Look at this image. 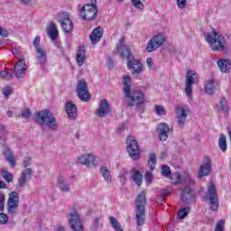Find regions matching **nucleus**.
Masks as SVG:
<instances>
[{
  "mask_svg": "<svg viewBox=\"0 0 231 231\" xmlns=\"http://www.w3.org/2000/svg\"><path fill=\"white\" fill-rule=\"evenodd\" d=\"M131 77L125 76L123 79V92L125 97L127 98L126 106L129 107L136 106V111L143 113V102L145 97L143 93L135 91L131 93Z\"/></svg>",
  "mask_w": 231,
  "mask_h": 231,
  "instance_id": "nucleus-1",
  "label": "nucleus"
},
{
  "mask_svg": "<svg viewBox=\"0 0 231 231\" xmlns=\"http://www.w3.org/2000/svg\"><path fill=\"white\" fill-rule=\"evenodd\" d=\"M145 205H147L146 193L141 191L135 199V219L138 226L145 224Z\"/></svg>",
  "mask_w": 231,
  "mask_h": 231,
  "instance_id": "nucleus-2",
  "label": "nucleus"
},
{
  "mask_svg": "<svg viewBox=\"0 0 231 231\" xmlns=\"http://www.w3.org/2000/svg\"><path fill=\"white\" fill-rule=\"evenodd\" d=\"M203 35L206 39V42L209 45V48H211L213 51H225V45L226 44V40H225V36L218 34L217 32L214 30L212 33L204 32Z\"/></svg>",
  "mask_w": 231,
  "mask_h": 231,
  "instance_id": "nucleus-3",
  "label": "nucleus"
},
{
  "mask_svg": "<svg viewBox=\"0 0 231 231\" xmlns=\"http://www.w3.org/2000/svg\"><path fill=\"white\" fill-rule=\"evenodd\" d=\"M36 123L40 125H47L51 131H57V118L49 110H41L36 114Z\"/></svg>",
  "mask_w": 231,
  "mask_h": 231,
  "instance_id": "nucleus-4",
  "label": "nucleus"
},
{
  "mask_svg": "<svg viewBox=\"0 0 231 231\" xmlns=\"http://www.w3.org/2000/svg\"><path fill=\"white\" fill-rule=\"evenodd\" d=\"M19 193L16 191L11 192L5 205L9 217H15V216H17V212H19Z\"/></svg>",
  "mask_w": 231,
  "mask_h": 231,
  "instance_id": "nucleus-5",
  "label": "nucleus"
},
{
  "mask_svg": "<svg viewBox=\"0 0 231 231\" xmlns=\"http://www.w3.org/2000/svg\"><path fill=\"white\" fill-rule=\"evenodd\" d=\"M79 12L84 21H93V19H97V15L98 14V9L97 8V0H91L90 4L83 5L79 9Z\"/></svg>",
  "mask_w": 231,
  "mask_h": 231,
  "instance_id": "nucleus-6",
  "label": "nucleus"
},
{
  "mask_svg": "<svg viewBox=\"0 0 231 231\" xmlns=\"http://www.w3.org/2000/svg\"><path fill=\"white\" fill-rule=\"evenodd\" d=\"M126 151L132 160H139L140 146L138 145V141L133 135H129L126 139Z\"/></svg>",
  "mask_w": 231,
  "mask_h": 231,
  "instance_id": "nucleus-7",
  "label": "nucleus"
},
{
  "mask_svg": "<svg viewBox=\"0 0 231 231\" xmlns=\"http://www.w3.org/2000/svg\"><path fill=\"white\" fill-rule=\"evenodd\" d=\"M67 217L72 231H84V226L77 209H71Z\"/></svg>",
  "mask_w": 231,
  "mask_h": 231,
  "instance_id": "nucleus-8",
  "label": "nucleus"
},
{
  "mask_svg": "<svg viewBox=\"0 0 231 231\" xmlns=\"http://www.w3.org/2000/svg\"><path fill=\"white\" fill-rule=\"evenodd\" d=\"M206 199L209 201V208L212 212H217V208H219V200H217V189H216V186L210 185L208 187Z\"/></svg>",
  "mask_w": 231,
  "mask_h": 231,
  "instance_id": "nucleus-9",
  "label": "nucleus"
},
{
  "mask_svg": "<svg viewBox=\"0 0 231 231\" xmlns=\"http://www.w3.org/2000/svg\"><path fill=\"white\" fill-rule=\"evenodd\" d=\"M57 21L60 23L65 33H71V32H73V22L69 18V14H68V12L59 13Z\"/></svg>",
  "mask_w": 231,
  "mask_h": 231,
  "instance_id": "nucleus-10",
  "label": "nucleus"
},
{
  "mask_svg": "<svg viewBox=\"0 0 231 231\" xmlns=\"http://www.w3.org/2000/svg\"><path fill=\"white\" fill-rule=\"evenodd\" d=\"M198 84V73H196V70H189L186 75L185 79V88L184 91L189 97V98H192V85Z\"/></svg>",
  "mask_w": 231,
  "mask_h": 231,
  "instance_id": "nucleus-11",
  "label": "nucleus"
},
{
  "mask_svg": "<svg viewBox=\"0 0 231 231\" xmlns=\"http://www.w3.org/2000/svg\"><path fill=\"white\" fill-rule=\"evenodd\" d=\"M76 91L79 98L82 102H89L91 97L89 96V88H88V83L84 79L78 81Z\"/></svg>",
  "mask_w": 231,
  "mask_h": 231,
  "instance_id": "nucleus-12",
  "label": "nucleus"
},
{
  "mask_svg": "<svg viewBox=\"0 0 231 231\" xmlns=\"http://www.w3.org/2000/svg\"><path fill=\"white\" fill-rule=\"evenodd\" d=\"M127 68L134 77H140L143 73V64L134 58H128Z\"/></svg>",
  "mask_w": 231,
  "mask_h": 231,
  "instance_id": "nucleus-13",
  "label": "nucleus"
},
{
  "mask_svg": "<svg viewBox=\"0 0 231 231\" xmlns=\"http://www.w3.org/2000/svg\"><path fill=\"white\" fill-rule=\"evenodd\" d=\"M116 50L122 59H127V62H129V59H134L131 52V48L125 46V38H121L120 42L117 43Z\"/></svg>",
  "mask_w": 231,
  "mask_h": 231,
  "instance_id": "nucleus-14",
  "label": "nucleus"
},
{
  "mask_svg": "<svg viewBox=\"0 0 231 231\" xmlns=\"http://www.w3.org/2000/svg\"><path fill=\"white\" fill-rule=\"evenodd\" d=\"M163 42H165V37H163V35H155L148 42L146 51H148L149 53H152V51H156L160 46H163Z\"/></svg>",
  "mask_w": 231,
  "mask_h": 231,
  "instance_id": "nucleus-15",
  "label": "nucleus"
},
{
  "mask_svg": "<svg viewBox=\"0 0 231 231\" xmlns=\"http://www.w3.org/2000/svg\"><path fill=\"white\" fill-rule=\"evenodd\" d=\"M27 69L28 66L26 65V61H24V60H19L14 65L13 73L18 80H21L26 77Z\"/></svg>",
  "mask_w": 231,
  "mask_h": 231,
  "instance_id": "nucleus-16",
  "label": "nucleus"
},
{
  "mask_svg": "<svg viewBox=\"0 0 231 231\" xmlns=\"http://www.w3.org/2000/svg\"><path fill=\"white\" fill-rule=\"evenodd\" d=\"M210 172H212V160L208 157H205L202 160V164L198 172L199 178H205L207 176H210Z\"/></svg>",
  "mask_w": 231,
  "mask_h": 231,
  "instance_id": "nucleus-17",
  "label": "nucleus"
},
{
  "mask_svg": "<svg viewBox=\"0 0 231 231\" xmlns=\"http://www.w3.org/2000/svg\"><path fill=\"white\" fill-rule=\"evenodd\" d=\"M79 163L81 165H85L86 167H97L98 165V161H97V158L95 155L91 153H85L83 155H80L78 158Z\"/></svg>",
  "mask_w": 231,
  "mask_h": 231,
  "instance_id": "nucleus-18",
  "label": "nucleus"
},
{
  "mask_svg": "<svg viewBox=\"0 0 231 231\" xmlns=\"http://www.w3.org/2000/svg\"><path fill=\"white\" fill-rule=\"evenodd\" d=\"M177 115V125L179 129H183L185 126V122H187V110L182 106H176Z\"/></svg>",
  "mask_w": 231,
  "mask_h": 231,
  "instance_id": "nucleus-19",
  "label": "nucleus"
},
{
  "mask_svg": "<svg viewBox=\"0 0 231 231\" xmlns=\"http://www.w3.org/2000/svg\"><path fill=\"white\" fill-rule=\"evenodd\" d=\"M180 198L184 203H190V201L196 199V195L192 193V189H190V187H182L180 188Z\"/></svg>",
  "mask_w": 231,
  "mask_h": 231,
  "instance_id": "nucleus-20",
  "label": "nucleus"
},
{
  "mask_svg": "<svg viewBox=\"0 0 231 231\" xmlns=\"http://www.w3.org/2000/svg\"><path fill=\"white\" fill-rule=\"evenodd\" d=\"M111 111V106H109V102L106 99H101L99 107L96 111L97 116L100 118L106 116V115L109 114Z\"/></svg>",
  "mask_w": 231,
  "mask_h": 231,
  "instance_id": "nucleus-21",
  "label": "nucleus"
},
{
  "mask_svg": "<svg viewBox=\"0 0 231 231\" xmlns=\"http://www.w3.org/2000/svg\"><path fill=\"white\" fill-rule=\"evenodd\" d=\"M32 168L25 169L22 173L18 180V186L23 189L26 187V184L30 180H32Z\"/></svg>",
  "mask_w": 231,
  "mask_h": 231,
  "instance_id": "nucleus-22",
  "label": "nucleus"
},
{
  "mask_svg": "<svg viewBox=\"0 0 231 231\" xmlns=\"http://www.w3.org/2000/svg\"><path fill=\"white\" fill-rule=\"evenodd\" d=\"M171 132V127L166 123L159 124L157 133L159 134V138L161 142H166L167 138H169V133Z\"/></svg>",
  "mask_w": 231,
  "mask_h": 231,
  "instance_id": "nucleus-23",
  "label": "nucleus"
},
{
  "mask_svg": "<svg viewBox=\"0 0 231 231\" xmlns=\"http://www.w3.org/2000/svg\"><path fill=\"white\" fill-rule=\"evenodd\" d=\"M66 113L70 120H75L79 116V111L77 110V105L73 101H69L66 104Z\"/></svg>",
  "mask_w": 231,
  "mask_h": 231,
  "instance_id": "nucleus-24",
  "label": "nucleus"
},
{
  "mask_svg": "<svg viewBox=\"0 0 231 231\" xmlns=\"http://www.w3.org/2000/svg\"><path fill=\"white\" fill-rule=\"evenodd\" d=\"M102 35H104V31L102 30V28L97 27L96 29H94L91 34L89 35L91 43L97 44V42H100Z\"/></svg>",
  "mask_w": 231,
  "mask_h": 231,
  "instance_id": "nucleus-25",
  "label": "nucleus"
},
{
  "mask_svg": "<svg viewBox=\"0 0 231 231\" xmlns=\"http://www.w3.org/2000/svg\"><path fill=\"white\" fill-rule=\"evenodd\" d=\"M58 188L60 189V192H69V180L66 179L64 176H60L57 180Z\"/></svg>",
  "mask_w": 231,
  "mask_h": 231,
  "instance_id": "nucleus-26",
  "label": "nucleus"
},
{
  "mask_svg": "<svg viewBox=\"0 0 231 231\" xmlns=\"http://www.w3.org/2000/svg\"><path fill=\"white\" fill-rule=\"evenodd\" d=\"M77 63L78 66H84V62H86V49L83 45H79L77 51Z\"/></svg>",
  "mask_w": 231,
  "mask_h": 231,
  "instance_id": "nucleus-27",
  "label": "nucleus"
},
{
  "mask_svg": "<svg viewBox=\"0 0 231 231\" xmlns=\"http://www.w3.org/2000/svg\"><path fill=\"white\" fill-rule=\"evenodd\" d=\"M204 89L205 93L208 95H216V91H217V88H216V80H214V79L206 80Z\"/></svg>",
  "mask_w": 231,
  "mask_h": 231,
  "instance_id": "nucleus-28",
  "label": "nucleus"
},
{
  "mask_svg": "<svg viewBox=\"0 0 231 231\" xmlns=\"http://www.w3.org/2000/svg\"><path fill=\"white\" fill-rule=\"evenodd\" d=\"M47 34L51 41H57L59 37V30L57 29V25L55 23H51L47 27Z\"/></svg>",
  "mask_w": 231,
  "mask_h": 231,
  "instance_id": "nucleus-29",
  "label": "nucleus"
},
{
  "mask_svg": "<svg viewBox=\"0 0 231 231\" xmlns=\"http://www.w3.org/2000/svg\"><path fill=\"white\" fill-rule=\"evenodd\" d=\"M217 66L222 73H230V60H218Z\"/></svg>",
  "mask_w": 231,
  "mask_h": 231,
  "instance_id": "nucleus-30",
  "label": "nucleus"
},
{
  "mask_svg": "<svg viewBox=\"0 0 231 231\" xmlns=\"http://www.w3.org/2000/svg\"><path fill=\"white\" fill-rule=\"evenodd\" d=\"M176 183H186L188 186L184 187H192L196 183V180L190 175H186L183 180H181V175H179L176 178Z\"/></svg>",
  "mask_w": 231,
  "mask_h": 231,
  "instance_id": "nucleus-31",
  "label": "nucleus"
},
{
  "mask_svg": "<svg viewBox=\"0 0 231 231\" xmlns=\"http://www.w3.org/2000/svg\"><path fill=\"white\" fill-rule=\"evenodd\" d=\"M3 154L6 162H8L9 165H11V167H15V156L14 155V152L10 151V148H6V150L4 151Z\"/></svg>",
  "mask_w": 231,
  "mask_h": 231,
  "instance_id": "nucleus-32",
  "label": "nucleus"
},
{
  "mask_svg": "<svg viewBox=\"0 0 231 231\" xmlns=\"http://www.w3.org/2000/svg\"><path fill=\"white\" fill-rule=\"evenodd\" d=\"M132 172H133V181L135 182V185H137V187H141L142 181H143V175L142 174V172H140L138 170L134 168L132 170Z\"/></svg>",
  "mask_w": 231,
  "mask_h": 231,
  "instance_id": "nucleus-33",
  "label": "nucleus"
},
{
  "mask_svg": "<svg viewBox=\"0 0 231 231\" xmlns=\"http://www.w3.org/2000/svg\"><path fill=\"white\" fill-rule=\"evenodd\" d=\"M36 53H37V60H38L39 64H41V66H46V61L48 60V56H47L46 52L44 51V50L38 49V51H36Z\"/></svg>",
  "mask_w": 231,
  "mask_h": 231,
  "instance_id": "nucleus-34",
  "label": "nucleus"
},
{
  "mask_svg": "<svg viewBox=\"0 0 231 231\" xmlns=\"http://www.w3.org/2000/svg\"><path fill=\"white\" fill-rule=\"evenodd\" d=\"M0 174L4 178V180L6 181V183H12V181H14V175L12 174V172L5 169H1Z\"/></svg>",
  "mask_w": 231,
  "mask_h": 231,
  "instance_id": "nucleus-35",
  "label": "nucleus"
},
{
  "mask_svg": "<svg viewBox=\"0 0 231 231\" xmlns=\"http://www.w3.org/2000/svg\"><path fill=\"white\" fill-rule=\"evenodd\" d=\"M100 172L104 178V180L106 181V183H111V171L109 169H107L106 166H103L100 168Z\"/></svg>",
  "mask_w": 231,
  "mask_h": 231,
  "instance_id": "nucleus-36",
  "label": "nucleus"
},
{
  "mask_svg": "<svg viewBox=\"0 0 231 231\" xmlns=\"http://www.w3.org/2000/svg\"><path fill=\"white\" fill-rule=\"evenodd\" d=\"M109 221H110L111 226L114 228V230L124 231V229L122 228V225L120 224V222H118V220L116 218H115V217H110Z\"/></svg>",
  "mask_w": 231,
  "mask_h": 231,
  "instance_id": "nucleus-37",
  "label": "nucleus"
},
{
  "mask_svg": "<svg viewBox=\"0 0 231 231\" xmlns=\"http://www.w3.org/2000/svg\"><path fill=\"white\" fill-rule=\"evenodd\" d=\"M148 167L150 171H154V169H156V154L150 153L148 160Z\"/></svg>",
  "mask_w": 231,
  "mask_h": 231,
  "instance_id": "nucleus-38",
  "label": "nucleus"
},
{
  "mask_svg": "<svg viewBox=\"0 0 231 231\" xmlns=\"http://www.w3.org/2000/svg\"><path fill=\"white\" fill-rule=\"evenodd\" d=\"M218 146L222 152H226V136H225V134L220 135Z\"/></svg>",
  "mask_w": 231,
  "mask_h": 231,
  "instance_id": "nucleus-39",
  "label": "nucleus"
},
{
  "mask_svg": "<svg viewBox=\"0 0 231 231\" xmlns=\"http://www.w3.org/2000/svg\"><path fill=\"white\" fill-rule=\"evenodd\" d=\"M189 212H190V208H182L178 212L179 219H185V217H187V216H189Z\"/></svg>",
  "mask_w": 231,
  "mask_h": 231,
  "instance_id": "nucleus-40",
  "label": "nucleus"
},
{
  "mask_svg": "<svg viewBox=\"0 0 231 231\" xmlns=\"http://www.w3.org/2000/svg\"><path fill=\"white\" fill-rule=\"evenodd\" d=\"M0 78L5 79V80H12L14 79V74L7 70H3L0 72Z\"/></svg>",
  "mask_w": 231,
  "mask_h": 231,
  "instance_id": "nucleus-41",
  "label": "nucleus"
},
{
  "mask_svg": "<svg viewBox=\"0 0 231 231\" xmlns=\"http://www.w3.org/2000/svg\"><path fill=\"white\" fill-rule=\"evenodd\" d=\"M220 107L221 110L224 111V113H228V102L226 101V98H220Z\"/></svg>",
  "mask_w": 231,
  "mask_h": 231,
  "instance_id": "nucleus-42",
  "label": "nucleus"
},
{
  "mask_svg": "<svg viewBox=\"0 0 231 231\" xmlns=\"http://www.w3.org/2000/svg\"><path fill=\"white\" fill-rule=\"evenodd\" d=\"M215 231H225V221L220 219L215 226Z\"/></svg>",
  "mask_w": 231,
  "mask_h": 231,
  "instance_id": "nucleus-43",
  "label": "nucleus"
},
{
  "mask_svg": "<svg viewBox=\"0 0 231 231\" xmlns=\"http://www.w3.org/2000/svg\"><path fill=\"white\" fill-rule=\"evenodd\" d=\"M162 176H165L166 178L171 176V168L167 165H162Z\"/></svg>",
  "mask_w": 231,
  "mask_h": 231,
  "instance_id": "nucleus-44",
  "label": "nucleus"
},
{
  "mask_svg": "<svg viewBox=\"0 0 231 231\" xmlns=\"http://www.w3.org/2000/svg\"><path fill=\"white\" fill-rule=\"evenodd\" d=\"M0 225H8V214L0 213Z\"/></svg>",
  "mask_w": 231,
  "mask_h": 231,
  "instance_id": "nucleus-45",
  "label": "nucleus"
},
{
  "mask_svg": "<svg viewBox=\"0 0 231 231\" xmlns=\"http://www.w3.org/2000/svg\"><path fill=\"white\" fill-rule=\"evenodd\" d=\"M155 113L156 115H158V116H162V115H165V107H163L162 106H156Z\"/></svg>",
  "mask_w": 231,
  "mask_h": 231,
  "instance_id": "nucleus-46",
  "label": "nucleus"
},
{
  "mask_svg": "<svg viewBox=\"0 0 231 231\" xmlns=\"http://www.w3.org/2000/svg\"><path fill=\"white\" fill-rule=\"evenodd\" d=\"M132 4L138 10H143V3L141 0H132Z\"/></svg>",
  "mask_w": 231,
  "mask_h": 231,
  "instance_id": "nucleus-47",
  "label": "nucleus"
},
{
  "mask_svg": "<svg viewBox=\"0 0 231 231\" xmlns=\"http://www.w3.org/2000/svg\"><path fill=\"white\" fill-rule=\"evenodd\" d=\"M33 46L35 47L36 51L42 50V48H41V37L37 36L34 38Z\"/></svg>",
  "mask_w": 231,
  "mask_h": 231,
  "instance_id": "nucleus-48",
  "label": "nucleus"
},
{
  "mask_svg": "<svg viewBox=\"0 0 231 231\" xmlns=\"http://www.w3.org/2000/svg\"><path fill=\"white\" fill-rule=\"evenodd\" d=\"M0 212H5V193L0 192Z\"/></svg>",
  "mask_w": 231,
  "mask_h": 231,
  "instance_id": "nucleus-49",
  "label": "nucleus"
},
{
  "mask_svg": "<svg viewBox=\"0 0 231 231\" xmlns=\"http://www.w3.org/2000/svg\"><path fill=\"white\" fill-rule=\"evenodd\" d=\"M144 178H145L146 183H152L153 175H152V171H146L145 175H144Z\"/></svg>",
  "mask_w": 231,
  "mask_h": 231,
  "instance_id": "nucleus-50",
  "label": "nucleus"
},
{
  "mask_svg": "<svg viewBox=\"0 0 231 231\" xmlns=\"http://www.w3.org/2000/svg\"><path fill=\"white\" fill-rule=\"evenodd\" d=\"M22 118H30L32 116V111H30V108H27L21 113Z\"/></svg>",
  "mask_w": 231,
  "mask_h": 231,
  "instance_id": "nucleus-51",
  "label": "nucleus"
},
{
  "mask_svg": "<svg viewBox=\"0 0 231 231\" xmlns=\"http://www.w3.org/2000/svg\"><path fill=\"white\" fill-rule=\"evenodd\" d=\"M30 165H32V157H25L23 162V167H24V169H28Z\"/></svg>",
  "mask_w": 231,
  "mask_h": 231,
  "instance_id": "nucleus-52",
  "label": "nucleus"
},
{
  "mask_svg": "<svg viewBox=\"0 0 231 231\" xmlns=\"http://www.w3.org/2000/svg\"><path fill=\"white\" fill-rule=\"evenodd\" d=\"M167 196H169V190L162 189L161 193V203H164L166 200Z\"/></svg>",
  "mask_w": 231,
  "mask_h": 231,
  "instance_id": "nucleus-53",
  "label": "nucleus"
},
{
  "mask_svg": "<svg viewBox=\"0 0 231 231\" xmlns=\"http://www.w3.org/2000/svg\"><path fill=\"white\" fill-rule=\"evenodd\" d=\"M177 5L180 10L187 8V0H177Z\"/></svg>",
  "mask_w": 231,
  "mask_h": 231,
  "instance_id": "nucleus-54",
  "label": "nucleus"
},
{
  "mask_svg": "<svg viewBox=\"0 0 231 231\" xmlns=\"http://www.w3.org/2000/svg\"><path fill=\"white\" fill-rule=\"evenodd\" d=\"M3 95H5V97H10V95H12V88L10 87L4 88Z\"/></svg>",
  "mask_w": 231,
  "mask_h": 231,
  "instance_id": "nucleus-55",
  "label": "nucleus"
},
{
  "mask_svg": "<svg viewBox=\"0 0 231 231\" xmlns=\"http://www.w3.org/2000/svg\"><path fill=\"white\" fill-rule=\"evenodd\" d=\"M8 35V31L3 27H0V37H6Z\"/></svg>",
  "mask_w": 231,
  "mask_h": 231,
  "instance_id": "nucleus-56",
  "label": "nucleus"
},
{
  "mask_svg": "<svg viewBox=\"0 0 231 231\" xmlns=\"http://www.w3.org/2000/svg\"><path fill=\"white\" fill-rule=\"evenodd\" d=\"M93 224L95 228H98V226H100V217H97L94 219Z\"/></svg>",
  "mask_w": 231,
  "mask_h": 231,
  "instance_id": "nucleus-57",
  "label": "nucleus"
},
{
  "mask_svg": "<svg viewBox=\"0 0 231 231\" xmlns=\"http://www.w3.org/2000/svg\"><path fill=\"white\" fill-rule=\"evenodd\" d=\"M19 3L23 6H30V5H32V0H19Z\"/></svg>",
  "mask_w": 231,
  "mask_h": 231,
  "instance_id": "nucleus-58",
  "label": "nucleus"
},
{
  "mask_svg": "<svg viewBox=\"0 0 231 231\" xmlns=\"http://www.w3.org/2000/svg\"><path fill=\"white\" fill-rule=\"evenodd\" d=\"M13 53L15 57H21V51L18 48H14Z\"/></svg>",
  "mask_w": 231,
  "mask_h": 231,
  "instance_id": "nucleus-59",
  "label": "nucleus"
},
{
  "mask_svg": "<svg viewBox=\"0 0 231 231\" xmlns=\"http://www.w3.org/2000/svg\"><path fill=\"white\" fill-rule=\"evenodd\" d=\"M146 64L148 68H152V58H147Z\"/></svg>",
  "mask_w": 231,
  "mask_h": 231,
  "instance_id": "nucleus-60",
  "label": "nucleus"
},
{
  "mask_svg": "<svg viewBox=\"0 0 231 231\" xmlns=\"http://www.w3.org/2000/svg\"><path fill=\"white\" fill-rule=\"evenodd\" d=\"M0 189H6V184L3 180H0Z\"/></svg>",
  "mask_w": 231,
  "mask_h": 231,
  "instance_id": "nucleus-61",
  "label": "nucleus"
},
{
  "mask_svg": "<svg viewBox=\"0 0 231 231\" xmlns=\"http://www.w3.org/2000/svg\"><path fill=\"white\" fill-rule=\"evenodd\" d=\"M57 231H66V227L64 226H59Z\"/></svg>",
  "mask_w": 231,
  "mask_h": 231,
  "instance_id": "nucleus-62",
  "label": "nucleus"
},
{
  "mask_svg": "<svg viewBox=\"0 0 231 231\" xmlns=\"http://www.w3.org/2000/svg\"><path fill=\"white\" fill-rule=\"evenodd\" d=\"M14 116V112L12 110H8L7 111V116H9V118H11V116Z\"/></svg>",
  "mask_w": 231,
  "mask_h": 231,
  "instance_id": "nucleus-63",
  "label": "nucleus"
},
{
  "mask_svg": "<svg viewBox=\"0 0 231 231\" xmlns=\"http://www.w3.org/2000/svg\"><path fill=\"white\" fill-rule=\"evenodd\" d=\"M5 145V137L0 136V146Z\"/></svg>",
  "mask_w": 231,
  "mask_h": 231,
  "instance_id": "nucleus-64",
  "label": "nucleus"
}]
</instances>
